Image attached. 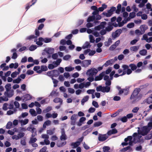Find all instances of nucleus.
I'll list each match as a JSON object with an SVG mask.
<instances>
[{
	"instance_id": "nucleus-1",
	"label": "nucleus",
	"mask_w": 152,
	"mask_h": 152,
	"mask_svg": "<svg viewBox=\"0 0 152 152\" xmlns=\"http://www.w3.org/2000/svg\"><path fill=\"white\" fill-rule=\"evenodd\" d=\"M140 91V88H136L134 89L132 93L130 98L131 102L134 103L140 100L142 97V94H139Z\"/></svg>"
},
{
	"instance_id": "nucleus-2",
	"label": "nucleus",
	"mask_w": 152,
	"mask_h": 152,
	"mask_svg": "<svg viewBox=\"0 0 152 152\" xmlns=\"http://www.w3.org/2000/svg\"><path fill=\"white\" fill-rule=\"evenodd\" d=\"M138 134L145 136L152 129V123H148L147 126H145L140 128L138 127Z\"/></svg>"
},
{
	"instance_id": "nucleus-3",
	"label": "nucleus",
	"mask_w": 152,
	"mask_h": 152,
	"mask_svg": "<svg viewBox=\"0 0 152 152\" xmlns=\"http://www.w3.org/2000/svg\"><path fill=\"white\" fill-rule=\"evenodd\" d=\"M110 89V86H102L100 85L96 87V91L97 92L101 91L103 93H108Z\"/></svg>"
},
{
	"instance_id": "nucleus-4",
	"label": "nucleus",
	"mask_w": 152,
	"mask_h": 152,
	"mask_svg": "<svg viewBox=\"0 0 152 152\" xmlns=\"http://www.w3.org/2000/svg\"><path fill=\"white\" fill-rule=\"evenodd\" d=\"M98 70L95 68H91L87 70L86 75L88 76H95L98 72Z\"/></svg>"
},
{
	"instance_id": "nucleus-5",
	"label": "nucleus",
	"mask_w": 152,
	"mask_h": 152,
	"mask_svg": "<svg viewBox=\"0 0 152 152\" xmlns=\"http://www.w3.org/2000/svg\"><path fill=\"white\" fill-rule=\"evenodd\" d=\"M138 133H134L132 135V137H133V141L135 144L137 143L138 142H140L141 141L140 138L142 137V136L139 135Z\"/></svg>"
},
{
	"instance_id": "nucleus-6",
	"label": "nucleus",
	"mask_w": 152,
	"mask_h": 152,
	"mask_svg": "<svg viewBox=\"0 0 152 152\" xmlns=\"http://www.w3.org/2000/svg\"><path fill=\"white\" fill-rule=\"evenodd\" d=\"M115 7H111L110 9L107 11V12H104L102 14L107 17H110L113 14V12L116 10Z\"/></svg>"
},
{
	"instance_id": "nucleus-7",
	"label": "nucleus",
	"mask_w": 152,
	"mask_h": 152,
	"mask_svg": "<svg viewBox=\"0 0 152 152\" xmlns=\"http://www.w3.org/2000/svg\"><path fill=\"white\" fill-rule=\"evenodd\" d=\"M122 31L121 29H118L116 30L115 32H113L112 34V37L113 39H115L119 37L122 33Z\"/></svg>"
},
{
	"instance_id": "nucleus-8",
	"label": "nucleus",
	"mask_w": 152,
	"mask_h": 152,
	"mask_svg": "<svg viewBox=\"0 0 152 152\" xmlns=\"http://www.w3.org/2000/svg\"><path fill=\"white\" fill-rule=\"evenodd\" d=\"M4 94L5 96L7 97L11 98L14 94V91L13 89H11L10 90H9L8 91H5Z\"/></svg>"
},
{
	"instance_id": "nucleus-9",
	"label": "nucleus",
	"mask_w": 152,
	"mask_h": 152,
	"mask_svg": "<svg viewBox=\"0 0 152 152\" xmlns=\"http://www.w3.org/2000/svg\"><path fill=\"white\" fill-rule=\"evenodd\" d=\"M91 60H85L82 61L81 66L83 67H87L91 64Z\"/></svg>"
},
{
	"instance_id": "nucleus-10",
	"label": "nucleus",
	"mask_w": 152,
	"mask_h": 152,
	"mask_svg": "<svg viewBox=\"0 0 152 152\" xmlns=\"http://www.w3.org/2000/svg\"><path fill=\"white\" fill-rule=\"evenodd\" d=\"M108 137V136L106 134H99L98 139L99 141L102 142L106 140Z\"/></svg>"
},
{
	"instance_id": "nucleus-11",
	"label": "nucleus",
	"mask_w": 152,
	"mask_h": 152,
	"mask_svg": "<svg viewBox=\"0 0 152 152\" xmlns=\"http://www.w3.org/2000/svg\"><path fill=\"white\" fill-rule=\"evenodd\" d=\"M60 139L61 140H65L67 139V136L66 134L64 129V128L61 129V135Z\"/></svg>"
},
{
	"instance_id": "nucleus-12",
	"label": "nucleus",
	"mask_w": 152,
	"mask_h": 152,
	"mask_svg": "<svg viewBox=\"0 0 152 152\" xmlns=\"http://www.w3.org/2000/svg\"><path fill=\"white\" fill-rule=\"evenodd\" d=\"M27 130L31 132L32 133L37 132L36 129L35 128H34L32 124H31L26 129Z\"/></svg>"
},
{
	"instance_id": "nucleus-13",
	"label": "nucleus",
	"mask_w": 152,
	"mask_h": 152,
	"mask_svg": "<svg viewBox=\"0 0 152 152\" xmlns=\"http://www.w3.org/2000/svg\"><path fill=\"white\" fill-rule=\"evenodd\" d=\"M104 75L105 72H102L98 76L95 77L94 78V80L97 81L102 80Z\"/></svg>"
},
{
	"instance_id": "nucleus-14",
	"label": "nucleus",
	"mask_w": 152,
	"mask_h": 152,
	"mask_svg": "<svg viewBox=\"0 0 152 152\" xmlns=\"http://www.w3.org/2000/svg\"><path fill=\"white\" fill-rule=\"evenodd\" d=\"M54 49L51 48H45L43 50L48 54H51L54 52Z\"/></svg>"
},
{
	"instance_id": "nucleus-15",
	"label": "nucleus",
	"mask_w": 152,
	"mask_h": 152,
	"mask_svg": "<svg viewBox=\"0 0 152 152\" xmlns=\"http://www.w3.org/2000/svg\"><path fill=\"white\" fill-rule=\"evenodd\" d=\"M41 39H42V37L39 38L38 39V41H37L38 39L37 38V37H36L34 39V42H36V44L40 46H41L43 45L42 42H43V40Z\"/></svg>"
},
{
	"instance_id": "nucleus-16",
	"label": "nucleus",
	"mask_w": 152,
	"mask_h": 152,
	"mask_svg": "<svg viewBox=\"0 0 152 152\" xmlns=\"http://www.w3.org/2000/svg\"><path fill=\"white\" fill-rule=\"evenodd\" d=\"M139 46H134L130 47L129 49L132 52H136L139 50Z\"/></svg>"
},
{
	"instance_id": "nucleus-17",
	"label": "nucleus",
	"mask_w": 152,
	"mask_h": 152,
	"mask_svg": "<svg viewBox=\"0 0 152 152\" xmlns=\"http://www.w3.org/2000/svg\"><path fill=\"white\" fill-rule=\"evenodd\" d=\"M140 28L142 32L141 34H143L145 33V31H146L148 28L147 26L144 24L141 25L140 26Z\"/></svg>"
},
{
	"instance_id": "nucleus-18",
	"label": "nucleus",
	"mask_w": 152,
	"mask_h": 152,
	"mask_svg": "<svg viewBox=\"0 0 152 152\" xmlns=\"http://www.w3.org/2000/svg\"><path fill=\"white\" fill-rule=\"evenodd\" d=\"M91 10H94L92 13L93 15H95L99 13V11L97 9V8L96 6H91Z\"/></svg>"
},
{
	"instance_id": "nucleus-19",
	"label": "nucleus",
	"mask_w": 152,
	"mask_h": 152,
	"mask_svg": "<svg viewBox=\"0 0 152 152\" xmlns=\"http://www.w3.org/2000/svg\"><path fill=\"white\" fill-rule=\"evenodd\" d=\"M128 151V152H132L133 151V149L131 146H128L121 150V151Z\"/></svg>"
},
{
	"instance_id": "nucleus-20",
	"label": "nucleus",
	"mask_w": 152,
	"mask_h": 152,
	"mask_svg": "<svg viewBox=\"0 0 152 152\" xmlns=\"http://www.w3.org/2000/svg\"><path fill=\"white\" fill-rule=\"evenodd\" d=\"M80 145V142L76 141L75 142L71 143L70 145L72 147V148L74 149Z\"/></svg>"
},
{
	"instance_id": "nucleus-21",
	"label": "nucleus",
	"mask_w": 152,
	"mask_h": 152,
	"mask_svg": "<svg viewBox=\"0 0 152 152\" xmlns=\"http://www.w3.org/2000/svg\"><path fill=\"white\" fill-rule=\"evenodd\" d=\"M61 59H58L56 61H54L52 62L54 66L55 67H56L59 65L61 61Z\"/></svg>"
},
{
	"instance_id": "nucleus-22",
	"label": "nucleus",
	"mask_w": 152,
	"mask_h": 152,
	"mask_svg": "<svg viewBox=\"0 0 152 152\" xmlns=\"http://www.w3.org/2000/svg\"><path fill=\"white\" fill-rule=\"evenodd\" d=\"M114 62L113 59H110L107 61L103 65L105 67H107L109 65L112 64Z\"/></svg>"
},
{
	"instance_id": "nucleus-23",
	"label": "nucleus",
	"mask_w": 152,
	"mask_h": 152,
	"mask_svg": "<svg viewBox=\"0 0 152 152\" xmlns=\"http://www.w3.org/2000/svg\"><path fill=\"white\" fill-rule=\"evenodd\" d=\"M130 20V19L129 18H125L124 20H123V21L121 23H119V26L120 27L122 26L124 24L126 23L127 22L129 21Z\"/></svg>"
},
{
	"instance_id": "nucleus-24",
	"label": "nucleus",
	"mask_w": 152,
	"mask_h": 152,
	"mask_svg": "<svg viewBox=\"0 0 152 152\" xmlns=\"http://www.w3.org/2000/svg\"><path fill=\"white\" fill-rule=\"evenodd\" d=\"M91 46L88 42H86L83 46L82 48L83 49L90 48Z\"/></svg>"
},
{
	"instance_id": "nucleus-25",
	"label": "nucleus",
	"mask_w": 152,
	"mask_h": 152,
	"mask_svg": "<svg viewBox=\"0 0 152 152\" xmlns=\"http://www.w3.org/2000/svg\"><path fill=\"white\" fill-rule=\"evenodd\" d=\"M66 142L65 141L62 142L60 141H58L57 143V146L59 147H61L64 145L66 144Z\"/></svg>"
},
{
	"instance_id": "nucleus-26",
	"label": "nucleus",
	"mask_w": 152,
	"mask_h": 152,
	"mask_svg": "<svg viewBox=\"0 0 152 152\" xmlns=\"http://www.w3.org/2000/svg\"><path fill=\"white\" fill-rule=\"evenodd\" d=\"M122 67L123 69V71L122 74L120 75L121 76L123 75L126 73V69L129 68V66L126 65H124L122 66Z\"/></svg>"
},
{
	"instance_id": "nucleus-27",
	"label": "nucleus",
	"mask_w": 152,
	"mask_h": 152,
	"mask_svg": "<svg viewBox=\"0 0 152 152\" xmlns=\"http://www.w3.org/2000/svg\"><path fill=\"white\" fill-rule=\"evenodd\" d=\"M101 18V15H99V13L95 15V19L96 20H95L94 23L95 24H96L97 23H99V22L97 20H99Z\"/></svg>"
},
{
	"instance_id": "nucleus-28",
	"label": "nucleus",
	"mask_w": 152,
	"mask_h": 152,
	"mask_svg": "<svg viewBox=\"0 0 152 152\" xmlns=\"http://www.w3.org/2000/svg\"><path fill=\"white\" fill-rule=\"evenodd\" d=\"M53 101L55 103H60L61 105L62 104L63 100L62 99L59 98L57 97L55 98L54 99Z\"/></svg>"
},
{
	"instance_id": "nucleus-29",
	"label": "nucleus",
	"mask_w": 152,
	"mask_h": 152,
	"mask_svg": "<svg viewBox=\"0 0 152 152\" xmlns=\"http://www.w3.org/2000/svg\"><path fill=\"white\" fill-rule=\"evenodd\" d=\"M147 53V51L146 50L143 49L142 50H140L139 52V54L141 56H146Z\"/></svg>"
},
{
	"instance_id": "nucleus-30",
	"label": "nucleus",
	"mask_w": 152,
	"mask_h": 152,
	"mask_svg": "<svg viewBox=\"0 0 152 152\" xmlns=\"http://www.w3.org/2000/svg\"><path fill=\"white\" fill-rule=\"evenodd\" d=\"M88 99L89 96H86L84 97L81 101L82 105H83L85 103L88 101Z\"/></svg>"
},
{
	"instance_id": "nucleus-31",
	"label": "nucleus",
	"mask_w": 152,
	"mask_h": 152,
	"mask_svg": "<svg viewBox=\"0 0 152 152\" xmlns=\"http://www.w3.org/2000/svg\"><path fill=\"white\" fill-rule=\"evenodd\" d=\"M95 19V15H93L92 16L88 17L87 20V22H90L91 21H93Z\"/></svg>"
},
{
	"instance_id": "nucleus-32",
	"label": "nucleus",
	"mask_w": 152,
	"mask_h": 152,
	"mask_svg": "<svg viewBox=\"0 0 152 152\" xmlns=\"http://www.w3.org/2000/svg\"><path fill=\"white\" fill-rule=\"evenodd\" d=\"M51 121L49 120L46 121L44 123L43 127L44 129L46 128V126L50 125L51 124Z\"/></svg>"
},
{
	"instance_id": "nucleus-33",
	"label": "nucleus",
	"mask_w": 152,
	"mask_h": 152,
	"mask_svg": "<svg viewBox=\"0 0 152 152\" xmlns=\"http://www.w3.org/2000/svg\"><path fill=\"white\" fill-rule=\"evenodd\" d=\"M28 119H25L24 120H21L20 121L21 125L23 126L27 124L28 122Z\"/></svg>"
},
{
	"instance_id": "nucleus-34",
	"label": "nucleus",
	"mask_w": 152,
	"mask_h": 152,
	"mask_svg": "<svg viewBox=\"0 0 152 152\" xmlns=\"http://www.w3.org/2000/svg\"><path fill=\"white\" fill-rule=\"evenodd\" d=\"M31 98L32 97L29 94H27L24 96L23 100L26 101L29 100L31 99Z\"/></svg>"
},
{
	"instance_id": "nucleus-35",
	"label": "nucleus",
	"mask_w": 152,
	"mask_h": 152,
	"mask_svg": "<svg viewBox=\"0 0 152 152\" xmlns=\"http://www.w3.org/2000/svg\"><path fill=\"white\" fill-rule=\"evenodd\" d=\"M52 110V108L51 107H48L46 109L43 110V113H46L49 112Z\"/></svg>"
},
{
	"instance_id": "nucleus-36",
	"label": "nucleus",
	"mask_w": 152,
	"mask_h": 152,
	"mask_svg": "<svg viewBox=\"0 0 152 152\" xmlns=\"http://www.w3.org/2000/svg\"><path fill=\"white\" fill-rule=\"evenodd\" d=\"M107 7V5L105 4H103L102 5V7H99V8L98 9V10L99 11V12L100 11L102 12L103 11L104 9H105Z\"/></svg>"
},
{
	"instance_id": "nucleus-37",
	"label": "nucleus",
	"mask_w": 152,
	"mask_h": 152,
	"mask_svg": "<svg viewBox=\"0 0 152 152\" xmlns=\"http://www.w3.org/2000/svg\"><path fill=\"white\" fill-rule=\"evenodd\" d=\"M41 39L43 40V42H44L46 43L50 42L52 40V39L51 38L47 37L45 38H42V39Z\"/></svg>"
},
{
	"instance_id": "nucleus-38",
	"label": "nucleus",
	"mask_w": 152,
	"mask_h": 152,
	"mask_svg": "<svg viewBox=\"0 0 152 152\" xmlns=\"http://www.w3.org/2000/svg\"><path fill=\"white\" fill-rule=\"evenodd\" d=\"M112 42V39L111 38H109L108 41L105 42H104L105 45L106 46H109Z\"/></svg>"
},
{
	"instance_id": "nucleus-39",
	"label": "nucleus",
	"mask_w": 152,
	"mask_h": 152,
	"mask_svg": "<svg viewBox=\"0 0 152 152\" xmlns=\"http://www.w3.org/2000/svg\"><path fill=\"white\" fill-rule=\"evenodd\" d=\"M29 112L32 116H35L37 115L36 111L33 109H30L29 110Z\"/></svg>"
},
{
	"instance_id": "nucleus-40",
	"label": "nucleus",
	"mask_w": 152,
	"mask_h": 152,
	"mask_svg": "<svg viewBox=\"0 0 152 152\" xmlns=\"http://www.w3.org/2000/svg\"><path fill=\"white\" fill-rule=\"evenodd\" d=\"M148 0H142L141 3L138 5V7L140 8L142 7L146 3Z\"/></svg>"
},
{
	"instance_id": "nucleus-41",
	"label": "nucleus",
	"mask_w": 152,
	"mask_h": 152,
	"mask_svg": "<svg viewBox=\"0 0 152 152\" xmlns=\"http://www.w3.org/2000/svg\"><path fill=\"white\" fill-rule=\"evenodd\" d=\"M5 88L6 90V91H8L9 90H11V84L8 83L6 84L5 86Z\"/></svg>"
},
{
	"instance_id": "nucleus-42",
	"label": "nucleus",
	"mask_w": 152,
	"mask_h": 152,
	"mask_svg": "<svg viewBox=\"0 0 152 152\" xmlns=\"http://www.w3.org/2000/svg\"><path fill=\"white\" fill-rule=\"evenodd\" d=\"M74 69V67H72L71 66L66 67L65 68V69L66 72H71Z\"/></svg>"
},
{
	"instance_id": "nucleus-43",
	"label": "nucleus",
	"mask_w": 152,
	"mask_h": 152,
	"mask_svg": "<svg viewBox=\"0 0 152 152\" xmlns=\"http://www.w3.org/2000/svg\"><path fill=\"white\" fill-rule=\"evenodd\" d=\"M8 97L5 96H0V103L2 101H7L8 100Z\"/></svg>"
},
{
	"instance_id": "nucleus-44",
	"label": "nucleus",
	"mask_w": 152,
	"mask_h": 152,
	"mask_svg": "<svg viewBox=\"0 0 152 152\" xmlns=\"http://www.w3.org/2000/svg\"><path fill=\"white\" fill-rule=\"evenodd\" d=\"M129 66L131 67V70L133 71L136 70L137 68V66L134 64H130L129 65Z\"/></svg>"
},
{
	"instance_id": "nucleus-45",
	"label": "nucleus",
	"mask_w": 152,
	"mask_h": 152,
	"mask_svg": "<svg viewBox=\"0 0 152 152\" xmlns=\"http://www.w3.org/2000/svg\"><path fill=\"white\" fill-rule=\"evenodd\" d=\"M53 76H54L55 77H57L58 76L60 73L58 72V71L57 70H53Z\"/></svg>"
},
{
	"instance_id": "nucleus-46",
	"label": "nucleus",
	"mask_w": 152,
	"mask_h": 152,
	"mask_svg": "<svg viewBox=\"0 0 152 152\" xmlns=\"http://www.w3.org/2000/svg\"><path fill=\"white\" fill-rule=\"evenodd\" d=\"M37 0H32V2L33 3L32 4L29 5V4H27L26 6V11L30 8V7L32 6V5H34L37 1Z\"/></svg>"
},
{
	"instance_id": "nucleus-47",
	"label": "nucleus",
	"mask_w": 152,
	"mask_h": 152,
	"mask_svg": "<svg viewBox=\"0 0 152 152\" xmlns=\"http://www.w3.org/2000/svg\"><path fill=\"white\" fill-rule=\"evenodd\" d=\"M37 46L34 45H31L29 48V50L31 51L35 50L37 48Z\"/></svg>"
},
{
	"instance_id": "nucleus-48",
	"label": "nucleus",
	"mask_w": 152,
	"mask_h": 152,
	"mask_svg": "<svg viewBox=\"0 0 152 152\" xmlns=\"http://www.w3.org/2000/svg\"><path fill=\"white\" fill-rule=\"evenodd\" d=\"M145 140H150L152 138V130L151 132V133L148 134L145 137Z\"/></svg>"
},
{
	"instance_id": "nucleus-49",
	"label": "nucleus",
	"mask_w": 152,
	"mask_h": 152,
	"mask_svg": "<svg viewBox=\"0 0 152 152\" xmlns=\"http://www.w3.org/2000/svg\"><path fill=\"white\" fill-rule=\"evenodd\" d=\"M110 148L107 146H105L103 147V151L104 152H110L109 151Z\"/></svg>"
},
{
	"instance_id": "nucleus-50",
	"label": "nucleus",
	"mask_w": 152,
	"mask_h": 152,
	"mask_svg": "<svg viewBox=\"0 0 152 152\" xmlns=\"http://www.w3.org/2000/svg\"><path fill=\"white\" fill-rule=\"evenodd\" d=\"M21 80V79L19 77H18L17 78L14 80H13V83H19Z\"/></svg>"
},
{
	"instance_id": "nucleus-51",
	"label": "nucleus",
	"mask_w": 152,
	"mask_h": 152,
	"mask_svg": "<svg viewBox=\"0 0 152 152\" xmlns=\"http://www.w3.org/2000/svg\"><path fill=\"white\" fill-rule=\"evenodd\" d=\"M132 136H128L127 137L124 139V141L125 142H127L128 141H129V142L131 141L132 140Z\"/></svg>"
},
{
	"instance_id": "nucleus-52",
	"label": "nucleus",
	"mask_w": 152,
	"mask_h": 152,
	"mask_svg": "<svg viewBox=\"0 0 152 152\" xmlns=\"http://www.w3.org/2000/svg\"><path fill=\"white\" fill-rule=\"evenodd\" d=\"M12 125V122L11 121H9L6 125V128L8 129H10L11 128Z\"/></svg>"
},
{
	"instance_id": "nucleus-53",
	"label": "nucleus",
	"mask_w": 152,
	"mask_h": 152,
	"mask_svg": "<svg viewBox=\"0 0 152 152\" xmlns=\"http://www.w3.org/2000/svg\"><path fill=\"white\" fill-rule=\"evenodd\" d=\"M37 140L36 138L30 137V140L29 141V143L30 144H31L34 143L37 141Z\"/></svg>"
},
{
	"instance_id": "nucleus-54",
	"label": "nucleus",
	"mask_w": 152,
	"mask_h": 152,
	"mask_svg": "<svg viewBox=\"0 0 152 152\" xmlns=\"http://www.w3.org/2000/svg\"><path fill=\"white\" fill-rule=\"evenodd\" d=\"M36 38V36H34V35H31L27 37L26 38V40H31L33 39H35Z\"/></svg>"
},
{
	"instance_id": "nucleus-55",
	"label": "nucleus",
	"mask_w": 152,
	"mask_h": 152,
	"mask_svg": "<svg viewBox=\"0 0 152 152\" xmlns=\"http://www.w3.org/2000/svg\"><path fill=\"white\" fill-rule=\"evenodd\" d=\"M77 115L76 114L73 115L70 118V120H75L76 121L77 118Z\"/></svg>"
},
{
	"instance_id": "nucleus-56",
	"label": "nucleus",
	"mask_w": 152,
	"mask_h": 152,
	"mask_svg": "<svg viewBox=\"0 0 152 152\" xmlns=\"http://www.w3.org/2000/svg\"><path fill=\"white\" fill-rule=\"evenodd\" d=\"M145 48L148 50H149L150 48L152 49V44H146L145 45Z\"/></svg>"
},
{
	"instance_id": "nucleus-57",
	"label": "nucleus",
	"mask_w": 152,
	"mask_h": 152,
	"mask_svg": "<svg viewBox=\"0 0 152 152\" xmlns=\"http://www.w3.org/2000/svg\"><path fill=\"white\" fill-rule=\"evenodd\" d=\"M120 121L123 123H125L127 121V119L126 116H124L120 119Z\"/></svg>"
},
{
	"instance_id": "nucleus-58",
	"label": "nucleus",
	"mask_w": 152,
	"mask_h": 152,
	"mask_svg": "<svg viewBox=\"0 0 152 152\" xmlns=\"http://www.w3.org/2000/svg\"><path fill=\"white\" fill-rule=\"evenodd\" d=\"M106 22H102L99 26V27H100V28L102 29L104 28L105 27V25H106Z\"/></svg>"
},
{
	"instance_id": "nucleus-59",
	"label": "nucleus",
	"mask_w": 152,
	"mask_h": 152,
	"mask_svg": "<svg viewBox=\"0 0 152 152\" xmlns=\"http://www.w3.org/2000/svg\"><path fill=\"white\" fill-rule=\"evenodd\" d=\"M113 28V26L111 25H109L107 27H106L105 28V30L106 31H110L112 30Z\"/></svg>"
},
{
	"instance_id": "nucleus-60",
	"label": "nucleus",
	"mask_w": 152,
	"mask_h": 152,
	"mask_svg": "<svg viewBox=\"0 0 152 152\" xmlns=\"http://www.w3.org/2000/svg\"><path fill=\"white\" fill-rule=\"evenodd\" d=\"M102 124V122L100 121L95 122L94 125V127H98L101 125Z\"/></svg>"
},
{
	"instance_id": "nucleus-61",
	"label": "nucleus",
	"mask_w": 152,
	"mask_h": 152,
	"mask_svg": "<svg viewBox=\"0 0 152 152\" xmlns=\"http://www.w3.org/2000/svg\"><path fill=\"white\" fill-rule=\"evenodd\" d=\"M136 14L134 12H130L129 14V17L130 18H133L136 16Z\"/></svg>"
},
{
	"instance_id": "nucleus-62",
	"label": "nucleus",
	"mask_w": 152,
	"mask_h": 152,
	"mask_svg": "<svg viewBox=\"0 0 152 152\" xmlns=\"http://www.w3.org/2000/svg\"><path fill=\"white\" fill-rule=\"evenodd\" d=\"M89 38L90 40V42L91 43H94L95 41L94 37L91 35H89Z\"/></svg>"
},
{
	"instance_id": "nucleus-63",
	"label": "nucleus",
	"mask_w": 152,
	"mask_h": 152,
	"mask_svg": "<svg viewBox=\"0 0 152 152\" xmlns=\"http://www.w3.org/2000/svg\"><path fill=\"white\" fill-rule=\"evenodd\" d=\"M71 56L69 55H67L64 56L63 58V60L66 61L68 60L70 58Z\"/></svg>"
},
{
	"instance_id": "nucleus-64",
	"label": "nucleus",
	"mask_w": 152,
	"mask_h": 152,
	"mask_svg": "<svg viewBox=\"0 0 152 152\" xmlns=\"http://www.w3.org/2000/svg\"><path fill=\"white\" fill-rule=\"evenodd\" d=\"M146 102L147 103L150 104L152 103V96L149 97L146 100Z\"/></svg>"
}]
</instances>
